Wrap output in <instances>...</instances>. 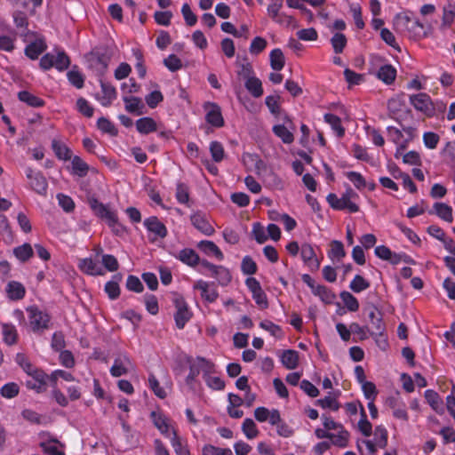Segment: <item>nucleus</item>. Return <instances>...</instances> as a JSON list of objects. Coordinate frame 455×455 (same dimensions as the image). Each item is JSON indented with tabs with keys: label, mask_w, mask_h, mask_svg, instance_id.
Instances as JSON below:
<instances>
[{
	"label": "nucleus",
	"mask_w": 455,
	"mask_h": 455,
	"mask_svg": "<svg viewBox=\"0 0 455 455\" xmlns=\"http://www.w3.org/2000/svg\"><path fill=\"white\" fill-rule=\"evenodd\" d=\"M394 29L401 34H408L410 36H420L423 32V25L417 20H412L407 13H398L394 18Z\"/></svg>",
	"instance_id": "f257e3e1"
},
{
	"label": "nucleus",
	"mask_w": 455,
	"mask_h": 455,
	"mask_svg": "<svg viewBox=\"0 0 455 455\" xmlns=\"http://www.w3.org/2000/svg\"><path fill=\"white\" fill-rule=\"evenodd\" d=\"M28 325L35 333L44 332L48 330L51 323L50 315L40 309L37 306H29L26 308Z\"/></svg>",
	"instance_id": "f03ea898"
},
{
	"label": "nucleus",
	"mask_w": 455,
	"mask_h": 455,
	"mask_svg": "<svg viewBox=\"0 0 455 455\" xmlns=\"http://www.w3.org/2000/svg\"><path fill=\"white\" fill-rule=\"evenodd\" d=\"M283 4V0H270L267 6V15L275 23L284 26L297 28L298 24L291 15H288L281 12Z\"/></svg>",
	"instance_id": "7ed1b4c3"
},
{
	"label": "nucleus",
	"mask_w": 455,
	"mask_h": 455,
	"mask_svg": "<svg viewBox=\"0 0 455 455\" xmlns=\"http://www.w3.org/2000/svg\"><path fill=\"white\" fill-rule=\"evenodd\" d=\"M87 64L97 76H103L108 70L110 57L106 52L92 51L86 57Z\"/></svg>",
	"instance_id": "20e7f679"
},
{
	"label": "nucleus",
	"mask_w": 455,
	"mask_h": 455,
	"mask_svg": "<svg viewBox=\"0 0 455 455\" xmlns=\"http://www.w3.org/2000/svg\"><path fill=\"white\" fill-rule=\"evenodd\" d=\"M88 203L94 214L104 220L109 227L115 228L117 225L118 219L115 211L96 198H90Z\"/></svg>",
	"instance_id": "39448f33"
},
{
	"label": "nucleus",
	"mask_w": 455,
	"mask_h": 455,
	"mask_svg": "<svg viewBox=\"0 0 455 455\" xmlns=\"http://www.w3.org/2000/svg\"><path fill=\"white\" fill-rule=\"evenodd\" d=\"M189 373L186 378V384L190 387H194L196 377L202 371L203 376H205V371H211L212 364L203 357H196V359L188 358Z\"/></svg>",
	"instance_id": "423d86ee"
},
{
	"label": "nucleus",
	"mask_w": 455,
	"mask_h": 455,
	"mask_svg": "<svg viewBox=\"0 0 455 455\" xmlns=\"http://www.w3.org/2000/svg\"><path fill=\"white\" fill-rule=\"evenodd\" d=\"M256 168L258 175L267 187L277 189L283 188L282 179L271 168L266 166L262 161L257 162Z\"/></svg>",
	"instance_id": "0eeeda50"
},
{
	"label": "nucleus",
	"mask_w": 455,
	"mask_h": 455,
	"mask_svg": "<svg viewBox=\"0 0 455 455\" xmlns=\"http://www.w3.org/2000/svg\"><path fill=\"white\" fill-rule=\"evenodd\" d=\"M410 103L417 111L423 113L427 117L434 116L433 100L425 92L410 95Z\"/></svg>",
	"instance_id": "6e6552de"
},
{
	"label": "nucleus",
	"mask_w": 455,
	"mask_h": 455,
	"mask_svg": "<svg viewBox=\"0 0 455 455\" xmlns=\"http://www.w3.org/2000/svg\"><path fill=\"white\" fill-rule=\"evenodd\" d=\"M150 419L154 426L159 432L166 438L171 437L172 429V420L165 414L160 411H153L150 413Z\"/></svg>",
	"instance_id": "1a4fd4ad"
},
{
	"label": "nucleus",
	"mask_w": 455,
	"mask_h": 455,
	"mask_svg": "<svg viewBox=\"0 0 455 455\" xmlns=\"http://www.w3.org/2000/svg\"><path fill=\"white\" fill-rule=\"evenodd\" d=\"M176 312L174 314L175 324L178 329L182 330L186 323L191 319L192 312L183 298H177L174 301Z\"/></svg>",
	"instance_id": "9d476101"
},
{
	"label": "nucleus",
	"mask_w": 455,
	"mask_h": 455,
	"mask_svg": "<svg viewBox=\"0 0 455 455\" xmlns=\"http://www.w3.org/2000/svg\"><path fill=\"white\" fill-rule=\"evenodd\" d=\"M205 112L206 122L214 127H221L224 125V119L220 108L213 102H205L203 106Z\"/></svg>",
	"instance_id": "9b49d317"
},
{
	"label": "nucleus",
	"mask_w": 455,
	"mask_h": 455,
	"mask_svg": "<svg viewBox=\"0 0 455 455\" xmlns=\"http://www.w3.org/2000/svg\"><path fill=\"white\" fill-rule=\"evenodd\" d=\"M190 221L193 227L204 235H212L214 233V228L210 222L205 213L196 212L190 216Z\"/></svg>",
	"instance_id": "f8f14e48"
},
{
	"label": "nucleus",
	"mask_w": 455,
	"mask_h": 455,
	"mask_svg": "<svg viewBox=\"0 0 455 455\" xmlns=\"http://www.w3.org/2000/svg\"><path fill=\"white\" fill-rule=\"evenodd\" d=\"M133 369V364L126 355H120L115 358L113 365L110 368V374L113 377H121L127 374Z\"/></svg>",
	"instance_id": "ddd939ff"
},
{
	"label": "nucleus",
	"mask_w": 455,
	"mask_h": 455,
	"mask_svg": "<svg viewBox=\"0 0 455 455\" xmlns=\"http://www.w3.org/2000/svg\"><path fill=\"white\" fill-rule=\"evenodd\" d=\"M235 68L237 79L243 83L255 75L251 63L246 58H238Z\"/></svg>",
	"instance_id": "4468645a"
},
{
	"label": "nucleus",
	"mask_w": 455,
	"mask_h": 455,
	"mask_svg": "<svg viewBox=\"0 0 455 455\" xmlns=\"http://www.w3.org/2000/svg\"><path fill=\"white\" fill-rule=\"evenodd\" d=\"M27 177L30 180V187L34 191L39 195H46L48 183L45 177L41 172H34L29 170L27 172Z\"/></svg>",
	"instance_id": "2eb2a0df"
},
{
	"label": "nucleus",
	"mask_w": 455,
	"mask_h": 455,
	"mask_svg": "<svg viewBox=\"0 0 455 455\" xmlns=\"http://www.w3.org/2000/svg\"><path fill=\"white\" fill-rule=\"evenodd\" d=\"M301 258L304 263L311 271H316L320 267V261L316 258L314 248L309 243H304L300 250Z\"/></svg>",
	"instance_id": "dca6fc26"
},
{
	"label": "nucleus",
	"mask_w": 455,
	"mask_h": 455,
	"mask_svg": "<svg viewBox=\"0 0 455 455\" xmlns=\"http://www.w3.org/2000/svg\"><path fill=\"white\" fill-rule=\"evenodd\" d=\"M369 319L371 324V335L382 336L385 331V324L382 320V315L376 307H372L369 312Z\"/></svg>",
	"instance_id": "f3484780"
},
{
	"label": "nucleus",
	"mask_w": 455,
	"mask_h": 455,
	"mask_svg": "<svg viewBox=\"0 0 455 455\" xmlns=\"http://www.w3.org/2000/svg\"><path fill=\"white\" fill-rule=\"evenodd\" d=\"M358 199V195L348 188L342 196L339 197V205L342 207V210H347L349 212H357L359 211V206L356 204L355 200Z\"/></svg>",
	"instance_id": "a211bd4d"
},
{
	"label": "nucleus",
	"mask_w": 455,
	"mask_h": 455,
	"mask_svg": "<svg viewBox=\"0 0 455 455\" xmlns=\"http://www.w3.org/2000/svg\"><path fill=\"white\" fill-rule=\"evenodd\" d=\"M144 226L148 231L155 234L157 237L164 238L167 235L166 227L156 216L146 219Z\"/></svg>",
	"instance_id": "6ab92c4d"
},
{
	"label": "nucleus",
	"mask_w": 455,
	"mask_h": 455,
	"mask_svg": "<svg viewBox=\"0 0 455 455\" xmlns=\"http://www.w3.org/2000/svg\"><path fill=\"white\" fill-rule=\"evenodd\" d=\"M78 267L81 271L89 275H102L104 274L98 262L92 258L80 259Z\"/></svg>",
	"instance_id": "aec40b11"
},
{
	"label": "nucleus",
	"mask_w": 455,
	"mask_h": 455,
	"mask_svg": "<svg viewBox=\"0 0 455 455\" xmlns=\"http://www.w3.org/2000/svg\"><path fill=\"white\" fill-rule=\"evenodd\" d=\"M125 110L133 115H142L144 113L145 105L140 98L134 96H124Z\"/></svg>",
	"instance_id": "412c9836"
},
{
	"label": "nucleus",
	"mask_w": 455,
	"mask_h": 455,
	"mask_svg": "<svg viewBox=\"0 0 455 455\" xmlns=\"http://www.w3.org/2000/svg\"><path fill=\"white\" fill-rule=\"evenodd\" d=\"M424 395L427 403L436 413L440 415L444 413L443 403L438 393L435 390L427 389L425 391Z\"/></svg>",
	"instance_id": "4be33fe9"
},
{
	"label": "nucleus",
	"mask_w": 455,
	"mask_h": 455,
	"mask_svg": "<svg viewBox=\"0 0 455 455\" xmlns=\"http://www.w3.org/2000/svg\"><path fill=\"white\" fill-rule=\"evenodd\" d=\"M173 256L180 259L184 264H187L190 267H195L199 263L200 258L197 253L190 248H185L177 253L173 254Z\"/></svg>",
	"instance_id": "5701e85b"
},
{
	"label": "nucleus",
	"mask_w": 455,
	"mask_h": 455,
	"mask_svg": "<svg viewBox=\"0 0 455 455\" xmlns=\"http://www.w3.org/2000/svg\"><path fill=\"white\" fill-rule=\"evenodd\" d=\"M197 248L209 257H215L218 259L224 258L219 247L212 241L203 240L197 243Z\"/></svg>",
	"instance_id": "b1692460"
},
{
	"label": "nucleus",
	"mask_w": 455,
	"mask_h": 455,
	"mask_svg": "<svg viewBox=\"0 0 455 455\" xmlns=\"http://www.w3.org/2000/svg\"><path fill=\"white\" fill-rule=\"evenodd\" d=\"M194 289L199 290L201 291L202 298L207 301L212 302L217 298V292L213 286L204 280H198L194 284Z\"/></svg>",
	"instance_id": "393cba45"
},
{
	"label": "nucleus",
	"mask_w": 455,
	"mask_h": 455,
	"mask_svg": "<svg viewBox=\"0 0 455 455\" xmlns=\"http://www.w3.org/2000/svg\"><path fill=\"white\" fill-rule=\"evenodd\" d=\"M6 293L10 299L19 300L24 298L26 290L22 283L11 281L6 285Z\"/></svg>",
	"instance_id": "a878e982"
},
{
	"label": "nucleus",
	"mask_w": 455,
	"mask_h": 455,
	"mask_svg": "<svg viewBox=\"0 0 455 455\" xmlns=\"http://www.w3.org/2000/svg\"><path fill=\"white\" fill-rule=\"evenodd\" d=\"M122 280L121 274H116L112 276V280L108 281L105 284L104 291L108 294L110 299H116L120 295L119 282Z\"/></svg>",
	"instance_id": "bb28decb"
},
{
	"label": "nucleus",
	"mask_w": 455,
	"mask_h": 455,
	"mask_svg": "<svg viewBox=\"0 0 455 455\" xmlns=\"http://www.w3.org/2000/svg\"><path fill=\"white\" fill-rule=\"evenodd\" d=\"M243 84L248 92L254 98H259L264 93L262 82L255 75L245 81Z\"/></svg>",
	"instance_id": "cd10ccee"
},
{
	"label": "nucleus",
	"mask_w": 455,
	"mask_h": 455,
	"mask_svg": "<svg viewBox=\"0 0 455 455\" xmlns=\"http://www.w3.org/2000/svg\"><path fill=\"white\" fill-rule=\"evenodd\" d=\"M405 107L406 104L403 94L396 95L387 101V109L391 116H395L403 112Z\"/></svg>",
	"instance_id": "c85d7f7f"
},
{
	"label": "nucleus",
	"mask_w": 455,
	"mask_h": 455,
	"mask_svg": "<svg viewBox=\"0 0 455 455\" xmlns=\"http://www.w3.org/2000/svg\"><path fill=\"white\" fill-rule=\"evenodd\" d=\"M45 49L44 41L37 39L26 46L25 54L31 60H36Z\"/></svg>",
	"instance_id": "c756f323"
},
{
	"label": "nucleus",
	"mask_w": 455,
	"mask_h": 455,
	"mask_svg": "<svg viewBox=\"0 0 455 455\" xmlns=\"http://www.w3.org/2000/svg\"><path fill=\"white\" fill-rule=\"evenodd\" d=\"M346 256L344 245L340 241L333 240L330 243L328 257L334 262H340Z\"/></svg>",
	"instance_id": "7c9ffc66"
},
{
	"label": "nucleus",
	"mask_w": 455,
	"mask_h": 455,
	"mask_svg": "<svg viewBox=\"0 0 455 455\" xmlns=\"http://www.w3.org/2000/svg\"><path fill=\"white\" fill-rule=\"evenodd\" d=\"M136 129L141 134H148L157 130V124L151 117H141L136 121Z\"/></svg>",
	"instance_id": "2f4dec72"
},
{
	"label": "nucleus",
	"mask_w": 455,
	"mask_h": 455,
	"mask_svg": "<svg viewBox=\"0 0 455 455\" xmlns=\"http://www.w3.org/2000/svg\"><path fill=\"white\" fill-rule=\"evenodd\" d=\"M281 362L285 368L293 370L299 365V353L291 349L285 350L281 355Z\"/></svg>",
	"instance_id": "473e14b6"
},
{
	"label": "nucleus",
	"mask_w": 455,
	"mask_h": 455,
	"mask_svg": "<svg viewBox=\"0 0 455 455\" xmlns=\"http://www.w3.org/2000/svg\"><path fill=\"white\" fill-rule=\"evenodd\" d=\"M18 99L29 107L41 108L44 106V100L28 91H21L18 93Z\"/></svg>",
	"instance_id": "72a5a7b5"
},
{
	"label": "nucleus",
	"mask_w": 455,
	"mask_h": 455,
	"mask_svg": "<svg viewBox=\"0 0 455 455\" xmlns=\"http://www.w3.org/2000/svg\"><path fill=\"white\" fill-rule=\"evenodd\" d=\"M169 438L171 444L177 455H190V452L183 439L178 435L175 429H172V435Z\"/></svg>",
	"instance_id": "f704fd0d"
},
{
	"label": "nucleus",
	"mask_w": 455,
	"mask_h": 455,
	"mask_svg": "<svg viewBox=\"0 0 455 455\" xmlns=\"http://www.w3.org/2000/svg\"><path fill=\"white\" fill-rule=\"evenodd\" d=\"M39 446L43 451L49 455H65V452L60 449L62 446L56 439H49L47 441L41 442Z\"/></svg>",
	"instance_id": "c9c22d12"
},
{
	"label": "nucleus",
	"mask_w": 455,
	"mask_h": 455,
	"mask_svg": "<svg viewBox=\"0 0 455 455\" xmlns=\"http://www.w3.org/2000/svg\"><path fill=\"white\" fill-rule=\"evenodd\" d=\"M52 148L59 159L68 161L72 158L71 150L61 141L52 140Z\"/></svg>",
	"instance_id": "e433bc0d"
},
{
	"label": "nucleus",
	"mask_w": 455,
	"mask_h": 455,
	"mask_svg": "<svg viewBox=\"0 0 455 455\" xmlns=\"http://www.w3.org/2000/svg\"><path fill=\"white\" fill-rule=\"evenodd\" d=\"M324 121L330 124L338 138H342L345 135V129L341 124V120L339 116L327 113L323 116Z\"/></svg>",
	"instance_id": "4c0bfd02"
},
{
	"label": "nucleus",
	"mask_w": 455,
	"mask_h": 455,
	"mask_svg": "<svg viewBox=\"0 0 455 455\" xmlns=\"http://www.w3.org/2000/svg\"><path fill=\"white\" fill-rule=\"evenodd\" d=\"M72 173L78 177H85L89 171V165L78 156H73L71 159Z\"/></svg>",
	"instance_id": "58836bf2"
},
{
	"label": "nucleus",
	"mask_w": 455,
	"mask_h": 455,
	"mask_svg": "<svg viewBox=\"0 0 455 455\" xmlns=\"http://www.w3.org/2000/svg\"><path fill=\"white\" fill-rule=\"evenodd\" d=\"M434 212L442 220L451 223L453 221L452 208L444 203H435Z\"/></svg>",
	"instance_id": "ea45409f"
},
{
	"label": "nucleus",
	"mask_w": 455,
	"mask_h": 455,
	"mask_svg": "<svg viewBox=\"0 0 455 455\" xmlns=\"http://www.w3.org/2000/svg\"><path fill=\"white\" fill-rule=\"evenodd\" d=\"M377 76L387 84H390L395 79L396 70L391 65H384L379 69Z\"/></svg>",
	"instance_id": "a19ab883"
},
{
	"label": "nucleus",
	"mask_w": 455,
	"mask_h": 455,
	"mask_svg": "<svg viewBox=\"0 0 455 455\" xmlns=\"http://www.w3.org/2000/svg\"><path fill=\"white\" fill-rule=\"evenodd\" d=\"M269 60L271 68L275 71L283 69L285 64L284 55L279 48L271 51L269 54Z\"/></svg>",
	"instance_id": "79ce46f5"
},
{
	"label": "nucleus",
	"mask_w": 455,
	"mask_h": 455,
	"mask_svg": "<svg viewBox=\"0 0 455 455\" xmlns=\"http://www.w3.org/2000/svg\"><path fill=\"white\" fill-rule=\"evenodd\" d=\"M69 65L70 60L66 52L64 51L56 50L54 52L53 68L59 71H64L69 67Z\"/></svg>",
	"instance_id": "37998d69"
},
{
	"label": "nucleus",
	"mask_w": 455,
	"mask_h": 455,
	"mask_svg": "<svg viewBox=\"0 0 455 455\" xmlns=\"http://www.w3.org/2000/svg\"><path fill=\"white\" fill-rule=\"evenodd\" d=\"M455 19V3L449 2L443 8L442 26L450 27Z\"/></svg>",
	"instance_id": "c03bdc74"
},
{
	"label": "nucleus",
	"mask_w": 455,
	"mask_h": 455,
	"mask_svg": "<svg viewBox=\"0 0 455 455\" xmlns=\"http://www.w3.org/2000/svg\"><path fill=\"white\" fill-rule=\"evenodd\" d=\"M196 266H198V271L200 273L204 275L209 274L213 277H217L220 270L224 269L222 267L215 266L205 259H200L199 263Z\"/></svg>",
	"instance_id": "a18cd8bd"
},
{
	"label": "nucleus",
	"mask_w": 455,
	"mask_h": 455,
	"mask_svg": "<svg viewBox=\"0 0 455 455\" xmlns=\"http://www.w3.org/2000/svg\"><path fill=\"white\" fill-rule=\"evenodd\" d=\"M273 132L285 144H291L294 140L293 134L284 124L275 125Z\"/></svg>",
	"instance_id": "49530a36"
},
{
	"label": "nucleus",
	"mask_w": 455,
	"mask_h": 455,
	"mask_svg": "<svg viewBox=\"0 0 455 455\" xmlns=\"http://www.w3.org/2000/svg\"><path fill=\"white\" fill-rule=\"evenodd\" d=\"M13 254L21 262L28 260L33 256V249L29 243H23L13 249Z\"/></svg>",
	"instance_id": "de8ad7c7"
},
{
	"label": "nucleus",
	"mask_w": 455,
	"mask_h": 455,
	"mask_svg": "<svg viewBox=\"0 0 455 455\" xmlns=\"http://www.w3.org/2000/svg\"><path fill=\"white\" fill-rule=\"evenodd\" d=\"M2 333L4 337V341L7 345H13L17 341V330L14 325L4 323L2 326Z\"/></svg>",
	"instance_id": "09e8293b"
},
{
	"label": "nucleus",
	"mask_w": 455,
	"mask_h": 455,
	"mask_svg": "<svg viewBox=\"0 0 455 455\" xmlns=\"http://www.w3.org/2000/svg\"><path fill=\"white\" fill-rule=\"evenodd\" d=\"M330 440H331L332 444L339 447H346L348 441L349 434L347 430L342 427L337 433H331Z\"/></svg>",
	"instance_id": "8fccbe9b"
},
{
	"label": "nucleus",
	"mask_w": 455,
	"mask_h": 455,
	"mask_svg": "<svg viewBox=\"0 0 455 455\" xmlns=\"http://www.w3.org/2000/svg\"><path fill=\"white\" fill-rule=\"evenodd\" d=\"M213 367L211 371H205L204 380L209 387L214 390H220L225 387V381L217 376L212 375Z\"/></svg>",
	"instance_id": "3c124183"
},
{
	"label": "nucleus",
	"mask_w": 455,
	"mask_h": 455,
	"mask_svg": "<svg viewBox=\"0 0 455 455\" xmlns=\"http://www.w3.org/2000/svg\"><path fill=\"white\" fill-rule=\"evenodd\" d=\"M340 299H342L346 307L351 312H356L359 309V302L357 299L348 291H342L340 293Z\"/></svg>",
	"instance_id": "603ef678"
},
{
	"label": "nucleus",
	"mask_w": 455,
	"mask_h": 455,
	"mask_svg": "<svg viewBox=\"0 0 455 455\" xmlns=\"http://www.w3.org/2000/svg\"><path fill=\"white\" fill-rule=\"evenodd\" d=\"M148 387L154 392V394L157 397L161 399H164L167 396V392L164 387H160L157 379L152 373H150L148 376Z\"/></svg>",
	"instance_id": "864d4df0"
},
{
	"label": "nucleus",
	"mask_w": 455,
	"mask_h": 455,
	"mask_svg": "<svg viewBox=\"0 0 455 455\" xmlns=\"http://www.w3.org/2000/svg\"><path fill=\"white\" fill-rule=\"evenodd\" d=\"M97 127L102 132L109 134L111 136H116L117 134V130L115 124L105 117H100L98 119Z\"/></svg>",
	"instance_id": "5fc2aeb1"
},
{
	"label": "nucleus",
	"mask_w": 455,
	"mask_h": 455,
	"mask_svg": "<svg viewBox=\"0 0 455 455\" xmlns=\"http://www.w3.org/2000/svg\"><path fill=\"white\" fill-rule=\"evenodd\" d=\"M370 287V283L362 275H356L350 282L349 288L356 293H359Z\"/></svg>",
	"instance_id": "6e6d98bb"
},
{
	"label": "nucleus",
	"mask_w": 455,
	"mask_h": 455,
	"mask_svg": "<svg viewBox=\"0 0 455 455\" xmlns=\"http://www.w3.org/2000/svg\"><path fill=\"white\" fill-rule=\"evenodd\" d=\"M374 442L379 448H385L387 443V431L382 426H378L374 430Z\"/></svg>",
	"instance_id": "4d7b16f0"
},
{
	"label": "nucleus",
	"mask_w": 455,
	"mask_h": 455,
	"mask_svg": "<svg viewBox=\"0 0 455 455\" xmlns=\"http://www.w3.org/2000/svg\"><path fill=\"white\" fill-rule=\"evenodd\" d=\"M242 428H243V434L245 435V436L248 439H253L259 434L256 424L251 419H245L243 420Z\"/></svg>",
	"instance_id": "13d9d810"
},
{
	"label": "nucleus",
	"mask_w": 455,
	"mask_h": 455,
	"mask_svg": "<svg viewBox=\"0 0 455 455\" xmlns=\"http://www.w3.org/2000/svg\"><path fill=\"white\" fill-rule=\"evenodd\" d=\"M332 48L336 53H341L347 44V38L344 34L336 33L331 39Z\"/></svg>",
	"instance_id": "bf43d9fd"
},
{
	"label": "nucleus",
	"mask_w": 455,
	"mask_h": 455,
	"mask_svg": "<svg viewBox=\"0 0 455 455\" xmlns=\"http://www.w3.org/2000/svg\"><path fill=\"white\" fill-rule=\"evenodd\" d=\"M346 176L357 189L361 190L366 188L367 182L361 173L356 172H348Z\"/></svg>",
	"instance_id": "052dcab7"
},
{
	"label": "nucleus",
	"mask_w": 455,
	"mask_h": 455,
	"mask_svg": "<svg viewBox=\"0 0 455 455\" xmlns=\"http://www.w3.org/2000/svg\"><path fill=\"white\" fill-rule=\"evenodd\" d=\"M77 110L86 117H92L94 113V109L90 102L84 98H79L76 100Z\"/></svg>",
	"instance_id": "680f3d73"
},
{
	"label": "nucleus",
	"mask_w": 455,
	"mask_h": 455,
	"mask_svg": "<svg viewBox=\"0 0 455 455\" xmlns=\"http://www.w3.org/2000/svg\"><path fill=\"white\" fill-rule=\"evenodd\" d=\"M68 82L77 89H81L84 84V76L77 70L72 69L67 74Z\"/></svg>",
	"instance_id": "e2e57ef3"
},
{
	"label": "nucleus",
	"mask_w": 455,
	"mask_h": 455,
	"mask_svg": "<svg viewBox=\"0 0 455 455\" xmlns=\"http://www.w3.org/2000/svg\"><path fill=\"white\" fill-rule=\"evenodd\" d=\"M20 391L19 386L14 382L4 384L0 390L1 395L4 398H13L18 395Z\"/></svg>",
	"instance_id": "0e129e2a"
},
{
	"label": "nucleus",
	"mask_w": 455,
	"mask_h": 455,
	"mask_svg": "<svg viewBox=\"0 0 455 455\" xmlns=\"http://www.w3.org/2000/svg\"><path fill=\"white\" fill-rule=\"evenodd\" d=\"M101 263L104 267L109 272H115L119 268L117 259L111 254H102Z\"/></svg>",
	"instance_id": "69168bd1"
},
{
	"label": "nucleus",
	"mask_w": 455,
	"mask_h": 455,
	"mask_svg": "<svg viewBox=\"0 0 455 455\" xmlns=\"http://www.w3.org/2000/svg\"><path fill=\"white\" fill-rule=\"evenodd\" d=\"M56 197L58 200L59 205L63 209L64 212H71L74 211L75 203L69 196L60 193L57 195Z\"/></svg>",
	"instance_id": "338daca9"
},
{
	"label": "nucleus",
	"mask_w": 455,
	"mask_h": 455,
	"mask_svg": "<svg viewBox=\"0 0 455 455\" xmlns=\"http://www.w3.org/2000/svg\"><path fill=\"white\" fill-rule=\"evenodd\" d=\"M317 403L323 409H331L332 411H338L339 409V404L336 397L331 394L324 398L317 400Z\"/></svg>",
	"instance_id": "774afa93"
}]
</instances>
